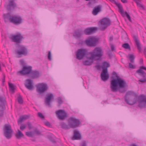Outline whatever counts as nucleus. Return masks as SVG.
<instances>
[{
    "label": "nucleus",
    "mask_w": 146,
    "mask_h": 146,
    "mask_svg": "<svg viewBox=\"0 0 146 146\" xmlns=\"http://www.w3.org/2000/svg\"><path fill=\"white\" fill-rule=\"evenodd\" d=\"M113 75L115 76V78L116 79L114 78L113 77H112L113 79L111 81L110 86L111 91L113 92L117 91L118 90L117 87L119 86V88L118 89V91L121 93L124 92L125 89L124 88L125 86L126 82L123 79L119 78L115 72H113Z\"/></svg>",
    "instance_id": "nucleus-1"
},
{
    "label": "nucleus",
    "mask_w": 146,
    "mask_h": 146,
    "mask_svg": "<svg viewBox=\"0 0 146 146\" xmlns=\"http://www.w3.org/2000/svg\"><path fill=\"white\" fill-rule=\"evenodd\" d=\"M68 125L64 123L61 124L62 128L63 129H66L70 128H74L78 126L80 124V122L79 120L75 117H71L68 120Z\"/></svg>",
    "instance_id": "nucleus-2"
},
{
    "label": "nucleus",
    "mask_w": 146,
    "mask_h": 146,
    "mask_svg": "<svg viewBox=\"0 0 146 146\" xmlns=\"http://www.w3.org/2000/svg\"><path fill=\"white\" fill-rule=\"evenodd\" d=\"M4 17L5 23L8 21L15 25H19L22 23V19L20 17L16 15L12 16L10 13L4 14Z\"/></svg>",
    "instance_id": "nucleus-3"
},
{
    "label": "nucleus",
    "mask_w": 146,
    "mask_h": 146,
    "mask_svg": "<svg viewBox=\"0 0 146 146\" xmlns=\"http://www.w3.org/2000/svg\"><path fill=\"white\" fill-rule=\"evenodd\" d=\"M138 95L135 93L131 91L128 92L125 96V100L127 104L133 105L137 101Z\"/></svg>",
    "instance_id": "nucleus-4"
},
{
    "label": "nucleus",
    "mask_w": 146,
    "mask_h": 146,
    "mask_svg": "<svg viewBox=\"0 0 146 146\" xmlns=\"http://www.w3.org/2000/svg\"><path fill=\"white\" fill-rule=\"evenodd\" d=\"M90 54L91 56L88 58V59L98 60L103 55V52L101 47H97L95 48L93 52L90 53Z\"/></svg>",
    "instance_id": "nucleus-5"
},
{
    "label": "nucleus",
    "mask_w": 146,
    "mask_h": 146,
    "mask_svg": "<svg viewBox=\"0 0 146 146\" xmlns=\"http://www.w3.org/2000/svg\"><path fill=\"white\" fill-rule=\"evenodd\" d=\"M17 49L15 50V54L18 58H21L23 56H26L28 53L27 48L23 45L18 44L17 46Z\"/></svg>",
    "instance_id": "nucleus-6"
},
{
    "label": "nucleus",
    "mask_w": 146,
    "mask_h": 146,
    "mask_svg": "<svg viewBox=\"0 0 146 146\" xmlns=\"http://www.w3.org/2000/svg\"><path fill=\"white\" fill-rule=\"evenodd\" d=\"M3 130L4 135L8 139H10L12 136L13 130L11 126L9 124H5L4 125Z\"/></svg>",
    "instance_id": "nucleus-7"
},
{
    "label": "nucleus",
    "mask_w": 146,
    "mask_h": 146,
    "mask_svg": "<svg viewBox=\"0 0 146 146\" xmlns=\"http://www.w3.org/2000/svg\"><path fill=\"white\" fill-rule=\"evenodd\" d=\"M143 70L146 71V67L143 66L140 67L139 69L136 71V73L140 76L143 78L142 79L139 80V82L144 83L146 82V73Z\"/></svg>",
    "instance_id": "nucleus-8"
},
{
    "label": "nucleus",
    "mask_w": 146,
    "mask_h": 146,
    "mask_svg": "<svg viewBox=\"0 0 146 146\" xmlns=\"http://www.w3.org/2000/svg\"><path fill=\"white\" fill-rule=\"evenodd\" d=\"M15 0H8V2L6 3L4 6L8 11H13L17 7V5L15 2Z\"/></svg>",
    "instance_id": "nucleus-9"
},
{
    "label": "nucleus",
    "mask_w": 146,
    "mask_h": 146,
    "mask_svg": "<svg viewBox=\"0 0 146 146\" xmlns=\"http://www.w3.org/2000/svg\"><path fill=\"white\" fill-rule=\"evenodd\" d=\"M9 38L13 42L17 43H21L23 37L20 33H18L15 35H12L9 37Z\"/></svg>",
    "instance_id": "nucleus-10"
},
{
    "label": "nucleus",
    "mask_w": 146,
    "mask_h": 146,
    "mask_svg": "<svg viewBox=\"0 0 146 146\" xmlns=\"http://www.w3.org/2000/svg\"><path fill=\"white\" fill-rule=\"evenodd\" d=\"M99 40L95 38H91L86 40L85 42L87 45L91 47L96 46L98 44Z\"/></svg>",
    "instance_id": "nucleus-11"
},
{
    "label": "nucleus",
    "mask_w": 146,
    "mask_h": 146,
    "mask_svg": "<svg viewBox=\"0 0 146 146\" xmlns=\"http://www.w3.org/2000/svg\"><path fill=\"white\" fill-rule=\"evenodd\" d=\"M48 86L46 84L42 83L38 84L37 91L39 94H42L47 91Z\"/></svg>",
    "instance_id": "nucleus-12"
},
{
    "label": "nucleus",
    "mask_w": 146,
    "mask_h": 146,
    "mask_svg": "<svg viewBox=\"0 0 146 146\" xmlns=\"http://www.w3.org/2000/svg\"><path fill=\"white\" fill-rule=\"evenodd\" d=\"M32 71V67L31 66H24L22 70L19 71L18 73L22 75H25L30 74Z\"/></svg>",
    "instance_id": "nucleus-13"
},
{
    "label": "nucleus",
    "mask_w": 146,
    "mask_h": 146,
    "mask_svg": "<svg viewBox=\"0 0 146 146\" xmlns=\"http://www.w3.org/2000/svg\"><path fill=\"white\" fill-rule=\"evenodd\" d=\"M100 28L102 31H104L110 24V20L108 18H104L100 21Z\"/></svg>",
    "instance_id": "nucleus-14"
},
{
    "label": "nucleus",
    "mask_w": 146,
    "mask_h": 146,
    "mask_svg": "<svg viewBox=\"0 0 146 146\" xmlns=\"http://www.w3.org/2000/svg\"><path fill=\"white\" fill-rule=\"evenodd\" d=\"M56 116L60 120H63L68 117L67 113L64 110H60L55 112Z\"/></svg>",
    "instance_id": "nucleus-15"
},
{
    "label": "nucleus",
    "mask_w": 146,
    "mask_h": 146,
    "mask_svg": "<svg viewBox=\"0 0 146 146\" xmlns=\"http://www.w3.org/2000/svg\"><path fill=\"white\" fill-rule=\"evenodd\" d=\"M87 53V51L85 49H78L76 54L77 58L79 60L83 59L86 56Z\"/></svg>",
    "instance_id": "nucleus-16"
},
{
    "label": "nucleus",
    "mask_w": 146,
    "mask_h": 146,
    "mask_svg": "<svg viewBox=\"0 0 146 146\" xmlns=\"http://www.w3.org/2000/svg\"><path fill=\"white\" fill-rule=\"evenodd\" d=\"M54 95L51 93H47L46 96L45 103L46 104L51 107L50 103L52 100L54 99Z\"/></svg>",
    "instance_id": "nucleus-17"
},
{
    "label": "nucleus",
    "mask_w": 146,
    "mask_h": 146,
    "mask_svg": "<svg viewBox=\"0 0 146 146\" xmlns=\"http://www.w3.org/2000/svg\"><path fill=\"white\" fill-rule=\"evenodd\" d=\"M25 87L29 90H32L33 88V81L30 79H27L25 84Z\"/></svg>",
    "instance_id": "nucleus-18"
},
{
    "label": "nucleus",
    "mask_w": 146,
    "mask_h": 146,
    "mask_svg": "<svg viewBox=\"0 0 146 146\" xmlns=\"http://www.w3.org/2000/svg\"><path fill=\"white\" fill-rule=\"evenodd\" d=\"M97 28L96 27L88 28L84 31V34L87 35H90L95 33L97 31Z\"/></svg>",
    "instance_id": "nucleus-19"
},
{
    "label": "nucleus",
    "mask_w": 146,
    "mask_h": 146,
    "mask_svg": "<svg viewBox=\"0 0 146 146\" xmlns=\"http://www.w3.org/2000/svg\"><path fill=\"white\" fill-rule=\"evenodd\" d=\"M5 102V98L4 96L0 97V102L2 103L0 105V116L3 115V111L4 107V103Z\"/></svg>",
    "instance_id": "nucleus-20"
},
{
    "label": "nucleus",
    "mask_w": 146,
    "mask_h": 146,
    "mask_svg": "<svg viewBox=\"0 0 146 146\" xmlns=\"http://www.w3.org/2000/svg\"><path fill=\"white\" fill-rule=\"evenodd\" d=\"M133 39L135 42L136 46L139 51V52H141L142 50L141 45L140 42L138 37L136 36H133Z\"/></svg>",
    "instance_id": "nucleus-21"
},
{
    "label": "nucleus",
    "mask_w": 146,
    "mask_h": 146,
    "mask_svg": "<svg viewBox=\"0 0 146 146\" xmlns=\"http://www.w3.org/2000/svg\"><path fill=\"white\" fill-rule=\"evenodd\" d=\"M40 75V74L38 71L34 70L32 71L29 75V76L31 78L33 79L38 78Z\"/></svg>",
    "instance_id": "nucleus-22"
},
{
    "label": "nucleus",
    "mask_w": 146,
    "mask_h": 146,
    "mask_svg": "<svg viewBox=\"0 0 146 146\" xmlns=\"http://www.w3.org/2000/svg\"><path fill=\"white\" fill-rule=\"evenodd\" d=\"M101 76V79L103 81H105L109 78V75L106 69L102 71Z\"/></svg>",
    "instance_id": "nucleus-23"
},
{
    "label": "nucleus",
    "mask_w": 146,
    "mask_h": 146,
    "mask_svg": "<svg viewBox=\"0 0 146 146\" xmlns=\"http://www.w3.org/2000/svg\"><path fill=\"white\" fill-rule=\"evenodd\" d=\"M102 6L99 5L95 7L93 9L92 13L95 15H96L98 13L101 11Z\"/></svg>",
    "instance_id": "nucleus-24"
},
{
    "label": "nucleus",
    "mask_w": 146,
    "mask_h": 146,
    "mask_svg": "<svg viewBox=\"0 0 146 146\" xmlns=\"http://www.w3.org/2000/svg\"><path fill=\"white\" fill-rule=\"evenodd\" d=\"M81 138V135L79 131H74V135L72 140L80 139Z\"/></svg>",
    "instance_id": "nucleus-25"
},
{
    "label": "nucleus",
    "mask_w": 146,
    "mask_h": 146,
    "mask_svg": "<svg viewBox=\"0 0 146 146\" xmlns=\"http://www.w3.org/2000/svg\"><path fill=\"white\" fill-rule=\"evenodd\" d=\"M116 5L117 6L119 9V13L122 15V16L124 17L125 16V12L124 11L121 5L119 3H117Z\"/></svg>",
    "instance_id": "nucleus-26"
},
{
    "label": "nucleus",
    "mask_w": 146,
    "mask_h": 146,
    "mask_svg": "<svg viewBox=\"0 0 146 146\" xmlns=\"http://www.w3.org/2000/svg\"><path fill=\"white\" fill-rule=\"evenodd\" d=\"M82 34V30L80 29H77L74 32L73 36L77 38H79Z\"/></svg>",
    "instance_id": "nucleus-27"
},
{
    "label": "nucleus",
    "mask_w": 146,
    "mask_h": 146,
    "mask_svg": "<svg viewBox=\"0 0 146 146\" xmlns=\"http://www.w3.org/2000/svg\"><path fill=\"white\" fill-rule=\"evenodd\" d=\"M110 66V65L109 63L106 61L102 63V70L106 69L107 71H108L107 68Z\"/></svg>",
    "instance_id": "nucleus-28"
},
{
    "label": "nucleus",
    "mask_w": 146,
    "mask_h": 146,
    "mask_svg": "<svg viewBox=\"0 0 146 146\" xmlns=\"http://www.w3.org/2000/svg\"><path fill=\"white\" fill-rule=\"evenodd\" d=\"M29 118V116L27 115L21 116L18 121V123H21L23 121Z\"/></svg>",
    "instance_id": "nucleus-29"
},
{
    "label": "nucleus",
    "mask_w": 146,
    "mask_h": 146,
    "mask_svg": "<svg viewBox=\"0 0 146 146\" xmlns=\"http://www.w3.org/2000/svg\"><path fill=\"white\" fill-rule=\"evenodd\" d=\"M17 138L18 139H20L21 137H23L24 135L19 130H18V133L15 135Z\"/></svg>",
    "instance_id": "nucleus-30"
},
{
    "label": "nucleus",
    "mask_w": 146,
    "mask_h": 146,
    "mask_svg": "<svg viewBox=\"0 0 146 146\" xmlns=\"http://www.w3.org/2000/svg\"><path fill=\"white\" fill-rule=\"evenodd\" d=\"M139 106L140 108L145 107L146 106V101L139 102Z\"/></svg>",
    "instance_id": "nucleus-31"
},
{
    "label": "nucleus",
    "mask_w": 146,
    "mask_h": 146,
    "mask_svg": "<svg viewBox=\"0 0 146 146\" xmlns=\"http://www.w3.org/2000/svg\"><path fill=\"white\" fill-rule=\"evenodd\" d=\"M135 1L136 2L138 7L142 9H143V6L141 4L140 1L135 0Z\"/></svg>",
    "instance_id": "nucleus-32"
},
{
    "label": "nucleus",
    "mask_w": 146,
    "mask_h": 146,
    "mask_svg": "<svg viewBox=\"0 0 146 146\" xmlns=\"http://www.w3.org/2000/svg\"><path fill=\"white\" fill-rule=\"evenodd\" d=\"M139 100V102H145L146 101V98L143 96H141L139 97H138V99Z\"/></svg>",
    "instance_id": "nucleus-33"
},
{
    "label": "nucleus",
    "mask_w": 146,
    "mask_h": 146,
    "mask_svg": "<svg viewBox=\"0 0 146 146\" xmlns=\"http://www.w3.org/2000/svg\"><path fill=\"white\" fill-rule=\"evenodd\" d=\"M122 47L124 48L130 50V47L129 44L127 43L123 44L122 45Z\"/></svg>",
    "instance_id": "nucleus-34"
},
{
    "label": "nucleus",
    "mask_w": 146,
    "mask_h": 146,
    "mask_svg": "<svg viewBox=\"0 0 146 146\" xmlns=\"http://www.w3.org/2000/svg\"><path fill=\"white\" fill-rule=\"evenodd\" d=\"M129 58L130 62L131 63H134L135 57L132 54H129Z\"/></svg>",
    "instance_id": "nucleus-35"
},
{
    "label": "nucleus",
    "mask_w": 146,
    "mask_h": 146,
    "mask_svg": "<svg viewBox=\"0 0 146 146\" xmlns=\"http://www.w3.org/2000/svg\"><path fill=\"white\" fill-rule=\"evenodd\" d=\"M9 85L10 90L12 91V92H13L15 89V88L13 84H12L9 83Z\"/></svg>",
    "instance_id": "nucleus-36"
},
{
    "label": "nucleus",
    "mask_w": 146,
    "mask_h": 146,
    "mask_svg": "<svg viewBox=\"0 0 146 146\" xmlns=\"http://www.w3.org/2000/svg\"><path fill=\"white\" fill-rule=\"evenodd\" d=\"M26 135L29 137H33L34 136L33 133L32 132H27L26 133Z\"/></svg>",
    "instance_id": "nucleus-37"
},
{
    "label": "nucleus",
    "mask_w": 146,
    "mask_h": 146,
    "mask_svg": "<svg viewBox=\"0 0 146 146\" xmlns=\"http://www.w3.org/2000/svg\"><path fill=\"white\" fill-rule=\"evenodd\" d=\"M18 101L20 104H21L23 103V100L20 96H19L18 98Z\"/></svg>",
    "instance_id": "nucleus-38"
},
{
    "label": "nucleus",
    "mask_w": 146,
    "mask_h": 146,
    "mask_svg": "<svg viewBox=\"0 0 146 146\" xmlns=\"http://www.w3.org/2000/svg\"><path fill=\"white\" fill-rule=\"evenodd\" d=\"M125 15L128 20L130 21V22H131V17L130 16V15L127 13V12H125Z\"/></svg>",
    "instance_id": "nucleus-39"
},
{
    "label": "nucleus",
    "mask_w": 146,
    "mask_h": 146,
    "mask_svg": "<svg viewBox=\"0 0 146 146\" xmlns=\"http://www.w3.org/2000/svg\"><path fill=\"white\" fill-rule=\"evenodd\" d=\"M57 102L59 105L61 104L63 102V101L62 100L61 98L60 97H58L57 99Z\"/></svg>",
    "instance_id": "nucleus-40"
},
{
    "label": "nucleus",
    "mask_w": 146,
    "mask_h": 146,
    "mask_svg": "<svg viewBox=\"0 0 146 146\" xmlns=\"http://www.w3.org/2000/svg\"><path fill=\"white\" fill-rule=\"evenodd\" d=\"M92 62L88 60H86L84 62V64L85 65H90L91 64Z\"/></svg>",
    "instance_id": "nucleus-41"
},
{
    "label": "nucleus",
    "mask_w": 146,
    "mask_h": 146,
    "mask_svg": "<svg viewBox=\"0 0 146 146\" xmlns=\"http://www.w3.org/2000/svg\"><path fill=\"white\" fill-rule=\"evenodd\" d=\"M38 116L40 117L41 119H43L44 118V116L42 115V114L40 112H38Z\"/></svg>",
    "instance_id": "nucleus-42"
},
{
    "label": "nucleus",
    "mask_w": 146,
    "mask_h": 146,
    "mask_svg": "<svg viewBox=\"0 0 146 146\" xmlns=\"http://www.w3.org/2000/svg\"><path fill=\"white\" fill-rule=\"evenodd\" d=\"M51 52L49 51L48 52V60H51Z\"/></svg>",
    "instance_id": "nucleus-43"
},
{
    "label": "nucleus",
    "mask_w": 146,
    "mask_h": 146,
    "mask_svg": "<svg viewBox=\"0 0 146 146\" xmlns=\"http://www.w3.org/2000/svg\"><path fill=\"white\" fill-rule=\"evenodd\" d=\"M26 126L24 124H22L21 126L20 127V129L23 131L26 128Z\"/></svg>",
    "instance_id": "nucleus-44"
},
{
    "label": "nucleus",
    "mask_w": 146,
    "mask_h": 146,
    "mask_svg": "<svg viewBox=\"0 0 146 146\" xmlns=\"http://www.w3.org/2000/svg\"><path fill=\"white\" fill-rule=\"evenodd\" d=\"M129 68L131 69H134L135 68V66H134L133 64L131 63H129Z\"/></svg>",
    "instance_id": "nucleus-45"
},
{
    "label": "nucleus",
    "mask_w": 146,
    "mask_h": 146,
    "mask_svg": "<svg viewBox=\"0 0 146 146\" xmlns=\"http://www.w3.org/2000/svg\"><path fill=\"white\" fill-rule=\"evenodd\" d=\"M34 132L37 135H40V132L39 131L36 129L35 130Z\"/></svg>",
    "instance_id": "nucleus-46"
},
{
    "label": "nucleus",
    "mask_w": 146,
    "mask_h": 146,
    "mask_svg": "<svg viewBox=\"0 0 146 146\" xmlns=\"http://www.w3.org/2000/svg\"><path fill=\"white\" fill-rule=\"evenodd\" d=\"M45 124L47 126L50 127V123L48 121H46L45 122Z\"/></svg>",
    "instance_id": "nucleus-47"
},
{
    "label": "nucleus",
    "mask_w": 146,
    "mask_h": 146,
    "mask_svg": "<svg viewBox=\"0 0 146 146\" xmlns=\"http://www.w3.org/2000/svg\"><path fill=\"white\" fill-rule=\"evenodd\" d=\"M111 50L112 51H114L115 50V49L114 48V46L113 45H111Z\"/></svg>",
    "instance_id": "nucleus-48"
},
{
    "label": "nucleus",
    "mask_w": 146,
    "mask_h": 146,
    "mask_svg": "<svg viewBox=\"0 0 146 146\" xmlns=\"http://www.w3.org/2000/svg\"><path fill=\"white\" fill-rule=\"evenodd\" d=\"M27 124L28 125V127L29 129H31L32 126L31 124L29 123H28Z\"/></svg>",
    "instance_id": "nucleus-49"
},
{
    "label": "nucleus",
    "mask_w": 146,
    "mask_h": 146,
    "mask_svg": "<svg viewBox=\"0 0 146 146\" xmlns=\"http://www.w3.org/2000/svg\"><path fill=\"white\" fill-rule=\"evenodd\" d=\"M111 2L114 3L115 5H116L118 3H117L115 0H109Z\"/></svg>",
    "instance_id": "nucleus-50"
},
{
    "label": "nucleus",
    "mask_w": 146,
    "mask_h": 146,
    "mask_svg": "<svg viewBox=\"0 0 146 146\" xmlns=\"http://www.w3.org/2000/svg\"><path fill=\"white\" fill-rule=\"evenodd\" d=\"M5 76L4 74H3V77L2 80V83H3L5 82Z\"/></svg>",
    "instance_id": "nucleus-51"
},
{
    "label": "nucleus",
    "mask_w": 146,
    "mask_h": 146,
    "mask_svg": "<svg viewBox=\"0 0 146 146\" xmlns=\"http://www.w3.org/2000/svg\"><path fill=\"white\" fill-rule=\"evenodd\" d=\"M140 64L141 65L143 64V60L142 59H141L140 60Z\"/></svg>",
    "instance_id": "nucleus-52"
},
{
    "label": "nucleus",
    "mask_w": 146,
    "mask_h": 146,
    "mask_svg": "<svg viewBox=\"0 0 146 146\" xmlns=\"http://www.w3.org/2000/svg\"><path fill=\"white\" fill-rule=\"evenodd\" d=\"M121 2L124 3H127V0H121Z\"/></svg>",
    "instance_id": "nucleus-53"
},
{
    "label": "nucleus",
    "mask_w": 146,
    "mask_h": 146,
    "mask_svg": "<svg viewBox=\"0 0 146 146\" xmlns=\"http://www.w3.org/2000/svg\"><path fill=\"white\" fill-rule=\"evenodd\" d=\"M146 48H144V55L146 56Z\"/></svg>",
    "instance_id": "nucleus-54"
},
{
    "label": "nucleus",
    "mask_w": 146,
    "mask_h": 146,
    "mask_svg": "<svg viewBox=\"0 0 146 146\" xmlns=\"http://www.w3.org/2000/svg\"><path fill=\"white\" fill-rule=\"evenodd\" d=\"M24 62V61L23 60H21L20 61V62L21 64H23Z\"/></svg>",
    "instance_id": "nucleus-55"
},
{
    "label": "nucleus",
    "mask_w": 146,
    "mask_h": 146,
    "mask_svg": "<svg viewBox=\"0 0 146 146\" xmlns=\"http://www.w3.org/2000/svg\"><path fill=\"white\" fill-rule=\"evenodd\" d=\"M82 146H86V143L85 142L83 143L82 144Z\"/></svg>",
    "instance_id": "nucleus-56"
},
{
    "label": "nucleus",
    "mask_w": 146,
    "mask_h": 146,
    "mask_svg": "<svg viewBox=\"0 0 146 146\" xmlns=\"http://www.w3.org/2000/svg\"><path fill=\"white\" fill-rule=\"evenodd\" d=\"M131 146H137V145H135V144H132V145Z\"/></svg>",
    "instance_id": "nucleus-57"
},
{
    "label": "nucleus",
    "mask_w": 146,
    "mask_h": 146,
    "mask_svg": "<svg viewBox=\"0 0 146 146\" xmlns=\"http://www.w3.org/2000/svg\"><path fill=\"white\" fill-rule=\"evenodd\" d=\"M52 141L53 143H55V142L54 140H52Z\"/></svg>",
    "instance_id": "nucleus-58"
}]
</instances>
